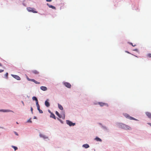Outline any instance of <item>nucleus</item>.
<instances>
[{"instance_id":"obj_1","label":"nucleus","mask_w":151,"mask_h":151,"mask_svg":"<svg viewBox=\"0 0 151 151\" xmlns=\"http://www.w3.org/2000/svg\"><path fill=\"white\" fill-rule=\"evenodd\" d=\"M124 116L127 118L129 119L130 120H133L136 121H138V119H136L130 116L129 114H124Z\"/></svg>"},{"instance_id":"obj_2","label":"nucleus","mask_w":151,"mask_h":151,"mask_svg":"<svg viewBox=\"0 0 151 151\" xmlns=\"http://www.w3.org/2000/svg\"><path fill=\"white\" fill-rule=\"evenodd\" d=\"M122 127L124 129H128L129 130H131V127L126 125L122 124Z\"/></svg>"},{"instance_id":"obj_3","label":"nucleus","mask_w":151,"mask_h":151,"mask_svg":"<svg viewBox=\"0 0 151 151\" xmlns=\"http://www.w3.org/2000/svg\"><path fill=\"white\" fill-rule=\"evenodd\" d=\"M35 9L33 8H27V10L29 12H32L34 13H37V12L35 10Z\"/></svg>"},{"instance_id":"obj_4","label":"nucleus","mask_w":151,"mask_h":151,"mask_svg":"<svg viewBox=\"0 0 151 151\" xmlns=\"http://www.w3.org/2000/svg\"><path fill=\"white\" fill-rule=\"evenodd\" d=\"M66 123L68 124L70 126H73L75 125V123H73L69 120H67Z\"/></svg>"},{"instance_id":"obj_5","label":"nucleus","mask_w":151,"mask_h":151,"mask_svg":"<svg viewBox=\"0 0 151 151\" xmlns=\"http://www.w3.org/2000/svg\"><path fill=\"white\" fill-rule=\"evenodd\" d=\"M64 84L66 87H67L68 88H70L71 87V84L68 83V82L64 83Z\"/></svg>"},{"instance_id":"obj_6","label":"nucleus","mask_w":151,"mask_h":151,"mask_svg":"<svg viewBox=\"0 0 151 151\" xmlns=\"http://www.w3.org/2000/svg\"><path fill=\"white\" fill-rule=\"evenodd\" d=\"M12 76L18 80H20L21 79L18 76L14 75H12Z\"/></svg>"},{"instance_id":"obj_7","label":"nucleus","mask_w":151,"mask_h":151,"mask_svg":"<svg viewBox=\"0 0 151 151\" xmlns=\"http://www.w3.org/2000/svg\"><path fill=\"white\" fill-rule=\"evenodd\" d=\"M98 104L101 106H108V105L106 103L99 102L98 103Z\"/></svg>"},{"instance_id":"obj_8","label":"nucleus","mask_w":151,"mask_h":151,"mask_svg":"<svg viewBox=\"0 0 151 151\" xmlns=\"http://www.w3.org/2000/svg\"><path fill=\"white\" fill-rule=\"evenodd\" d=\"M40 89L43 91H46L47 90V88L46 87L42 86L40 87Z\"/></svg>"},{"instance_id":"obj_9","label":"nucleus","mask_w":151,"mask_h":151,"mask_svg":"<svg viewBox=\"0 0 151 151\" xmlns=\"http://www.w3.org/2000/svg\"><path fill=\"white\" fill-rule=\"evenodd\" d=\"M48 100H47L45 102V105L47 107H49L50 106L49 102L48 101Z\"/></svg>"},{"instance_id":"obj_10","label":"nucleus","mask_w":151,"mask_h":151,"mask_svg":"<svg viewBox=\"0 0 151 151\" xmlns=\"http://www.w3.org/2000/svg\"><path fill=\"white\" fill-rule=\"evenodd\" d=\"M145 114L148 118L151 119V113L149 112H146Z\"/></svg>"},{"instance_id":"obj_11","label":"nucleus","mask_w":151,"mask_h":151,"mask_svg":"<svg viewBox=\"0 0 151 151\" xmlns=\"http://www.w3.org/2000/svg\"><path fill=\"white\" fill-rule=\"evenodd\" d=\"M47 5L50 8H52L53 9H56V8L55 6L51 5H50L48 4H47Z\"/></svg>"},{"instance_id":"obj_12","label":"nucleus","mask_w":151,"mask_h":151,"mask_svg":"<svg viewBox=\"0 0 151 151\" xmlns=\"http://www.w3.org/2000/svg\"><path fill=\"white\" fill-rule=\"evenodd\" d=\"M33 73L35 74H39V72L37 70H33L32 71Z\"/></svg>"},{"instance_id":"obj_13","label":"nucleus","mask_w":151,"mask_h":151,"mask_svg":"<svg viewBox=\"0 0 151 151\" xmlns=\"http://www.w3.org/2000/svg\"><path fill=\"white\" fill-rule=\"evenodd\" d=\"M50 117L52 118L55 119H56V117L55 115L52 113H51V114H50Z\"/></svg>"},{"instance_id":"obj_14","label":"nucleus","mask_w":151,"mask_h":151,"mask_svg":"<svg viewBox=\"0 0 151 151\" xmlns=\"http://www.w3.org/2000/svg\"><path fill=\"white\" fill-rule=\"evenodd\" d=\"M83 146L85 148H87L89 147V145L87 144L83 145Z\"/></svg>"},{"instance_id":"obj_15","label":"nucleus","mask_w":151,"mask_h":151,"mask_svg":"<svg viewBox=\"0 0 151 151\" xmlns=\"http://www.w3.org/2000/svg\"><path fill=\"white\" fill-rule=\"evenodd\" d=\"M55 114L57 115L60 118H61L62 117L61 115L57 111L55 112Z\"/></svg>"},{"instance_id":"obj_16","label":"nucleus","mask_w":151,"mask_h":151,"mask_svg":"<svg viewBox=\"0 0 151 151\" xmlns=\"http://www.w3.org/2000/svg\"><path fill=\"white\" fill-rule=\"evenodd\" d=\"M95 140L101 142L102 140L101 139L98 137H96L95 139Z\"/></svg>"},{"instance_id":"obj_17","label":"nucleus","mask_w":151,"mask_h":151,"mask_svg":"<svg viewBox=\"0 0 151 151\" xmlns=\"http://www.w3.org/2000/svg\"><path fill=\"white\" fill-rule=\"evenodd\" d=\"M58 106L59 108L61 110H63V106L61 105L58 104Z\"/></svg>"},{"instance_id":"obj_18","label":"nucleus","mask_w":151,"mask_h":151,"mask_svg":"<svg viewBox=\"0 0 151 151\" xmlns=\"http://www.w3.org/2000/svg\"><path fill=\"white\" fill-rule=\"evenodd\" d=\"M27 80L29 81H31L34 82V79H30L28 77L27 78Z\"/></svg>"},{"instance_id":"obj_19","label":"nucleus","mask_w":151,"mask_h":151,"mask_svg":"<svg viewBox=\"0 0 151 151\" xmlns=\"http://www.w3.org/2000/svg\"><path fill=\"white\" fill-rule=\"evenodd\" d=\"M32 99L33 100H35L36 102L38 101L37 98L35 96H33L32 98Z\"/></svg>"},{"instance_id":"obj_20","label":"nucleus","mask_w":151,"mask_h":151,"mask_svg":"<svg viewBox=\"0 0 151 151\" xmlns=\"http://www.w3.org/2000/svg\"><path fill=\"white\" fill-rule=\"evenodd\" d=\"M3 111L4 112H9L10 111H10L9 110H3Z\"/></svg>"},{"instance_id":"obj_21","label":"nucleus","mask_w":151,"mask_h":151,"mask_svg":"<svg viewBox=\"0 0 151 151\" xmlns=\"http://www.w3.org/2000/svg\"><path fill=\"white\" fill-rule=\"evenodd\" d=\"M34 82L37 84H39L40 83L39 82H38V81H36L35 80H34Z\"/></svg>"},{"instance_id":"obj_22","label":"nucleus","mask_w":151,"mask_h":151,"mask_svg":"<svg viewBox=\"0 0 151 151\" xmlns=\"http://www.w3.org/2000/svg\"><path fill=\"white\" fill-rule=\"evenodd\" d=\"M12 147L14 149V150H16L17 149V147L14 146H12Z\"/></svg>"},{"instance_id":"obj_23","label":"nucleus","mask_w":151,"mask_h":151,"mask_svg":"<svg viewBox=\"0 0 151 151\" xmlns=\"http://www.w3.org/2000/svg\"><path fill=\"white\" fill-rule=\"evenodd\" d=\"M36 105L37 107L39 106V105L38 104V101H36Z\"/></svg>"},{"instance_id":"obj_24","label":"nucleus","mask_w":151,"mask_h":151,"mask_svg":"<svg viewBox=\"0 0 151 151\" xmlns=\"http://www.w3.org/2000/svg\"><path fill=\"white\" fill-rule=\"evenodd\" d=\"M147 56L149 58H151V54L149 53L147 54Z\"/></svg>"},{"instance_id":"obj_25","label":"nucleus","mask_w":151,"mask_h":151,"mask_svg":"<svg viewBox=\"0 0 151 151\" xmlns=\"http://www.w3.org/2000/svg\"><path fill=\"white\" fill-rule=\"evenodd\" d=\"M8 73H6L5 74V76L6 77V78H8Z\"/></svg>"},{"instance_id":"obj_26","label":"nucleus","mask_w":151,"mask_h":151,"mask_svg":"<svg viewBox=\"0 0 151 151\" xmlns=\"http://www.w3.org/2000/svg\"><path fill=\"white\" fill-rule=\"evenodd\" d=\"M39 111L40 113H43L42 111L40 109L39 110Z\"/></svg>"},{"instance_id":"obj_27","label":"nucleus","mask_w":151,"mask_h":151,"mask_svg":"<svg viewBox=\"0 0 151 151\" xmlns=\"http://www.w3.org/2000/svg\"><path fill=\"white\" fill-rule=\"evenodd\" d=\"M42 137H43L44 138H47V137H46L44 135H43L42 136H41Z\"/></svg>"},{"instance_id":"obj_28","label":"nucleus","mask_w":151,"mask_h":151,"mask_svg":"<svg viewBox=\"0 0 151 151\" xmlns=\"http://www.w3.org/2000/svg\"><path fill=\"white\" fill-rule=\"evenodd\" d=\"M27 122L32 123V121L30 119H29L27 121Z\"/></svg>"},{"instance_id":"obj_29","label":"nucleus","mask_w":151,"mask_h":151,"mask_svg":"<svg viewBox=\"0 0 151 151\" xmlns=\"http://www.w3.org/2000/svg\"><path fill=\"white\" fill-rule=\"evenodd\" d=\"M130 44L132 45L133 47H134L136 46L135 45H133L132 43H130Z\"/></svg>"},{"instance_id":"obj_30","label":"nucleus","mask_w":151,"mask_h":151,"mask_svg":"<svg viewBox=\"0 0 151 151\" xmlns=\"http://www.w3.org/2000/svg\"><path fill=\"white\" fill-rule=\"evenodd\" d=\"M33 109L32 107H31V110L32 112V113H33Z\"/></svg>"},{"instance_id":"obj_31","label":"nucleus","mask_w":151,"mask_h":151,"mask_svg":"<svg viewBox=\"0 0 151 151\" xmlns=\"http://www.w3.org/2000/svg\"><path fill=\"white\" fill-rule=\"evenodd\" d=\"M37 107V109L39 111V110H40V106H38V107Z\"/></svg>"},{"instance_id":"obj_32","label":"nucleus","mask_w":151,"mask_h":151,"mask_svg":"<svg viewBox=\"0 0 151 151\" xmlns=\"http://www.w3.org/2000/svg\"><path fill=\"white\" fill-rule=\"evenodd\" d=\"M4 71L3 70H0V73L3 72Z\"/></svg>"},{"instance_id":"obj_33","label":"nucleus","mask_w":151,"mask_h":151,"mask_svg":"<svg viewBox=\"0 0 151 151\" xmlns=\"http://www.w3.org/2000/svg\"><path fill=\"white\" fill-rule=\"evenodd\" d=\"M46 1L48 2H50L52 1V0H46Z\"/></svg>"},{"instance_id":"obj_34","label":"nucleus","mask_w":151,"mask_h":151,"mask_svg":"<svg viewBox=\"0 0 151 151\" xmlns=\"http://www.w3.org/2000/svg\"><path fill=\"white\" fill-rule=\"evenodd\" d=\"M149 125H150L151 127V123H147Z\"/></svg>"},{"instance_id":"obj_35","label":"nucleus","mask_w":151,"mask_h":151,"mask_svg":"<svg viewBox=\"0 0 151 151\" xmlns=\"http://www.w3.org/2000/svg\"><path fill=\"white\" fill-rule=\"evenodd\" d=\"M22 104H23V106H24V103L22 101Z\"/></svg>"},{"instance_id":"obj_36","label":"nucleus","mask_w":151,"mask_h":151,"mask_svg":"<svg viewBox=\"0 0 151 151\" xmlns=\"http://www.w3.org/2000/svg\"><path fill=\"white\" fill-rule=\"evenodd\" d=\"M48 112H49L51 114V113H52L50 111V110H48Z\"/></svg>"},{"instance_id":"obj_37","label":"nucleus","mask_w":151,"mask_h":151,"mask_svg":"<svg viewBox=\"0 0 151 151\" xmlns=\"http://www.w3.org/2000/svg\"><path fill=\"white\" fill-rule=\"evenodd\" d=\"M15 134L16 135H18L17 133L16 132H15Z\"/></svg>"},{"instance_id":"obj_38","label":"nucleus","mask_w":151,"mask_h":151,"mask_svg":"<svg viewBox=\"0 0 151 151\" xmlns=\"http://www.w3.org/2000/svg\"><path fill=\"white\" fill-rule=\"evenodd\" d=\"M125 52H127V53H130L129 52H128L127 51H125Z\"/></svg>"},{"instance_id":"obj_39","label":"nucleus","mask_w":151,"mask_h":151,"mask_svg":"<svg viewBox=\"0 0 151 151\" xmlns=\"http://www.w3.org/2000/svg\"><path fill=\"white\" fill-rule=\"evenodd\" d=\"M2 66V64H1V63H0V66Z\"/></svg>"},{"instance_id":"obj_40","label":"nucleus","mask_w":151,"mask_h":151,"mask_svg":"<svg viewBox=\"0 0 151 151\" xmlns=\"http://www.w3.org/2000/svg\"><path fill=\"white\" fill-rule=\"evenodd\" d=\"M63 116H64V118H65V114H64V115H63Z\"/></svg>"},{"instance_id":"obj_41","label":"nucleus","mask_w":151,"mask_h":151,"mask_svg":"<svg viewBox=\"0 0 151 151\" xmlns=\"http://www.w3.org/2000/svg\"><path fill=\"white\" fill-rule=\"evenodd\" d=\"M34 119H36V118L35 116L34 117Z\"/></svg>"},{"instance_id":"obj_42","label":"nucleus","mask_w":151,"mask_h":151,"mask_svg":"<svg viewBox=\"0 0 151 151\" xmlns=\"http://www.w3.org/2000/svg\"><path fill=\"white\" fill-rule=\"evenodd\" d=\"M17 124H18V122H17Z\"/></svg>"}]
</instances>
